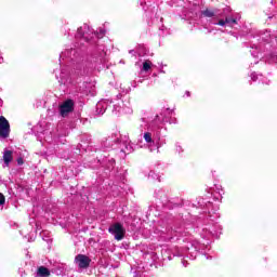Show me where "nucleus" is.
I'll return each instance as SVG.
<instances>
[{
    "mask_svg": "<svg viewBox=\"0 0 277 277\" xmlns=\"http://www.w3.org/2000/svg\"><path fill=\"white\" fill-rule=\"evenodd\" d=\"M108 233H110V235H114L117 241H122V239H124V234L127 233V230L124 229L122 224L115 223L108 228Z\"/></svg>",
    "mask_w": 277,
    "mask_h": 277,
    "instance_id": "nucleus-1",
    "label": "nucleus"
},
{
    "mask_svg": "<svg viewBox=\"0 0 277 277\" xmlns=\"http://www.w3.org/2000/svg\"><path fill=\"white\" fill-rule=\"evenodd\" d=\"M90 258H88V255L84 254H79L75 259V263L76 265H78V267H80V269L88 268L90 266Z\"/></svg>",
    "mask_w": 277,
    "mask_h": 277,
    "instance_id": "nucleus-3",
    "label": "nucleus"
},
{
    "mask_svg": "<svg viewBox=\"0 0 277 277\" xmlns=\"http://www.w3.org/2000/svg\"><path fill=\"white\" fill-rule=\"evenodd\" d=\"M3 161H4L5 166H10V161H12V150L4 151Z\"/></svg>",
    "mask_w": 277,
    "mask_h": 277,
    "instance_id": "nucleus-7",
    "label": "nucleus"
},
{
    "mask_svg": "<svg viewBox=\"0 0 277 277\" xmlns=\"http://www.w3.org/2000/svg\"><path fill=\"white\" fill-rule=\"evenodd\" d=\"M103 36H105V31L101 30V34L97 35V38H102Z\"/></svg>",
    "mask_w": 277,
    "mask_h": 277,
    "instance_id": "nucleus-15",
    "label": "nucleus"
},
{
    "mask_svg": "<svg viewBox=\"0 0 277 277\" xmlns=\"http://www.w3.org/2000/svg\"><path fill=\"white\" fill-rule=\"evenodd\" d=\"M0 137H10V122L5 117H0Z\"/></svg>",
    "mask_w": 277,
    "mask_h": 277,
    "instance_id": "nucleus-2",
    "label": "nucleus"
},
{
    "mask_svg": "<svg viewBox=\"0 0 277 277\" xmlns=\"http://www.w3.org/2000/svg\"><path fill=\"white\" fill-rule=\"evenodd\" d=\"M217 25H220L221 27H224V25H226V19H220Z\"/></svg>",
    "mask_w": 277,
    "mask_h": 277,
    "instance_id": "nucleus-12",
    "label": "nucleus"
},
{
    "mask_svg": "<svg viewBox=\"0 0 277 277\" xmlns=\"http://www.w3.org/2000/svg\"><path fill=\"white\" fill-rule=\"evenodd\" d=\"M203 15H206L208 18H211V17L215 16L213 11H210V10L203 11Z\"/></svg>",
    "mask_w": 277,
    "mask_h": 277,
    "instance_id": "nucleus-9",
    "label": "nucleus"
},
{
    "mask_svg": "<svg viewBox=\"0 0 277 277\" xmlns=\"http://www.w3.org/2000/svg\"><path fill=\"white\" fill-rule=\"evenodd\" d=\"M50 276H51V272L49 271V268L44 266H40L37 269V277H50Z\"/></svg>",
    "mask_w": 277,
    "mask_h": 277,
    "instance_id": "nucleus-6",
    "label": "nucleus"
},
{
    "mask_svg": "<svg viewBox=\"0 0 277 277\" xmlns=\"http://www.w3.org/2000/svg\"><path fill=\"white\" fill-rule=\"evenodd\" d=\"M74 103L71 100H67L65 101L62 105H61V116L66 117L68 116V114H70V111H72V107H74Z\"/></svg>",
    "mask_w": 277,
    "mask_h": 277,
    "instance_id": "nucleus-4",
    "label": "nucleus"
},
{
    "mask_svg": "<svg viewBox=\"0 0 277 277\" xmlns=\"http://www.w3.org/2000/svg\"><path fill=\"white\" fill-rule=\"evenodd\" d=\"M144 140H145V142L150 143V142H153V136L150 135V133L146 132L144 134Z\"/></svg>",
    "mask_w": 277,
    "mask_h": 277,
    "instance_id": "nucleus-10",
    "label": "nucleus"
},
{
    "mask_svg": "<svg viewBox=\"0 0 277 277\" xmlns=\"http://www.w3.org/2000/svg\"><path fill=\"white\" fill-rule=\"evenodd\" d=\"M101 107H103V103H97V109H101Z\"/></svg>",
    "mask_w": 277,
    "mask_h": 277,
    "instance_id": "nucleus-16",
    "label": "nucleus"
},
{
    "mask_svg": "<svg viewBox=\"0 0 277 277\" xmlns=\"http://www.w3.org/2000/svg\"><path fill=\"white\" fill-rule=\"evenodd\" d=\"M90 34H92V29L88 25H83L78 29V36L84 38V40H90Z\"/></svg>",
    "mask_w": 277,
    "mask_h": 277,
    "instance_id": "nucleus-5",
    "label": "nucleus"
},
{
    "mask_svg": "<svg viewBox=\"0 0 277 277\" xmlns=\"http://www.w3.org/2000/svg\"><path fill=\"white\" fill-rule=\"evenodd\" d=\"M150 66H153V63L150 61H146L143 63V70L148 71L150 70Z\"/></svg>",
    "mask_w": 277,
    "mask_h": 277,
    "instance_id": "nucleus-8",
    "label": "nucleus"
},
{
    "mask_svg": "<svg viewBox=\"0 0 277 277\" xmlns=\"http://www.w3.org/2000/svg\"><path fill=\"white\" fill-rule=\"evenodd\" d=\"M0 205H5V197L0 193Z\"/></svg>",
    "mask_w": 277,
    "mask_h": 277,
    "instance_id": "nucleus-11",
    "label": "nucleus"
},
{
    "mask_svg": "<svg viewBox=\"0 0 277 277\" xmlns=\"http://www.w3.org/2000/svg\"><path fill=\"white\" fill-rule=\"evenodd\" d=\"M17 163H18V166H23V158H18Z\"/></svg>",
    "mask_w": 277,
    "mask_h": 277,
    "instance_id": "nucleus-14",
    "label": "nucleus"
},
{
    "mask_svg": "<svg viewBox=\"0 0 277 277\" xmlns=\"http://www.w3.org/2000/svg\"><path fill=\"white\" fill-rule=\"evenodd\" d=\"M100 114H105V110H101Z\"/></svg>",
    "mask_w": 277,
    "mask_h": 277,
    "instance_id": "nucleus-17",
    "label": "nucleus"
},
{
    "mask_svg": "<svg viewBox=\"0 0 277 277\" xmlns=\"http://www.w3.org/2000/svg\"><path fill=\"white\" fill-rule=\"evenodd\" d=\"M226 23H237V21L233 18H226Z\"/></svg>",
    "mask_w": 277,
    "mask_h": 277,
    "instance_id": "nucleus-13",
    "label": "nucleus"
}]
</instances>
